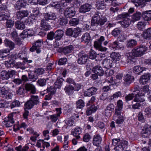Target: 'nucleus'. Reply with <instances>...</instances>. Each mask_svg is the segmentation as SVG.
<instances>
[{"instance_id": "1", "label": "nucleus", "mask_w": 151, "mask_h": 151, "mask_svg": "<svg viewBox=\"0 0 151 151\" xmlns=\"http://www.w3.org/2000/svg\"><path fill=\"white\" fill-rule=\"evenodd\" d=\"M107 21V19L97 12L93 16L91 20V25L94 30H99Z\"/></svg>"}, {"instance_id": "2", "label": "nucleus", "mask_w": 151, "mask_h": 151, "mask_svg": "<svg viewBox=\"0 0 151 151\" xmlns=\"http://www.w3.org/2000/svg\"><path fill=\"white\" fill-rule=\"evenodd\" d=\"M147 50V47L142 45L134 48L132 50V52L129 53V56L127 57L128 59L127 60V63H131L135 57L141 56L145 53Z\"/></svg>"}, {"instance_id": "3", "label": "nucleus", "mask_w": 151, "mask_h": 151, "mask_svg": "<svg viewBox=\"0 0 151 151\" xmlns=\"http://www.w3.org/2000/svg\"><path fill=\"white\" fill-rule=\"evenodd\" d=\"M112 145L115 146L114 149L116 150L123 151L124 148L127 145V142L119 139H115L112 140Z\"/></svg>"}, {"instance_id": "4", "label": "nucleus", "mask_w": 151, "mask_h": 151, "mask_svg": "<svg viewBox=\"0 0 151 151\" xmlns=\"http://www.w3.org/2000/svg\"><path fill=\"white\" fill-rule=\"evenodd\" d=\"M104 40V37L103 36H101L98 39L95 41L94 44V47L100 51L102 52L106 51L107 50V47H104L101 45L102 42Z\"/></svg>"}, {"instance_id": "5", "label": "nucleus", "mask_w": 151, "mask_h": 151, "mask_svg": "<svg viewBox=\"0 0 151 151\" xmlns=\"http://www.w3.org/2000/svg\"><path fill=\"white\" fill-rule=\"evenodd\" d=\"M82 32L81 29L79 27L72 29L70 28L67 29L66 32V34L69 36L77 37Z\"/></svg>"}, {"instance_id": "6", "label": "nucleus", "mask_w": 151, "mask_h": 151, "mask_svg": "<svg viewBox=\"0 0 151 151\" xmlns=\"http://www.w3.org/2000/svg\"><path fill=\"white\" fill-rule=\"evenodd\" d=\"M134 89H135L136 94L135 95L134 99V101L137 102H143L145 100L144 98V93H140V91H139V87L137 86L134 88Z\"/></svg>"}, {"instance_id": "7", "label": "nucleus", "mask_w": 151, "mask_h": 151, "mask_svg": "<svg viewBox=\"0 0 151 151\" xmlns=\"http://www.w3.org/2000/svg\"><path fill=\"white\" fill-rule=\"evenodd\" d=\"M42 40H38L36 41L35 43L33 44L32 46L30 48V51L33 52L36 50L37 53H40L41 51L40 47L42 44Z\"/></svg>"}, {"instance_id": "8", "label": "nucleus", "mask_w": 151, "mask_h": 151, "mask_svg": "<svg viewBox=\"0 0 151 151\" xmlns=\"http://www.w3.org/2000/svg\"><path fill=\"white\" fill-rule=\"evenodd\" d=\"M13 116V113H11L4 119V122L6 127H11L13 125L14 122Z\"/></svg>"}, {"instance_id": "9", "label": "nucleus", "mask_w": 151, "mask_h": 151, "mask_svg": "<svg viewBox=\"0 0 151 151\" xmlns=\"http://www.w3.org/2000/svg\"><path fill=\"white\" fill-rule=\"evenodd\" d=\"M64 16L66 18H71L73 17L76 14V12L73 7L67 8L64 11Z\"/></svg>"}, {"instance_id": "10", "label": "nucleus", "mask_w": 151, "mask_h": 151, "mask_svg": "<svg viewBox=\"0 0 151 151\" xmlns=\"http://www.w3.org/2000/svg\"><path fill=\"white\" fill-rule=\"evenodd\" d=\"M0 95L3 98L8 99L12 98L13 94L5 88L0 87Z\"/></svg>"}, {"instance_id": "11", "label": "nucleus", "mask_w": 151, "mask_h": 151, "mask_svg": "<svg viewBox=\"0 0 151 151\" xmlns=\"http://www.w3.org/2000/svg\"><path fill=\"white\" fill-rule=\"evenodd\" d=\"M88 59V56L83 52H80L78 54V63L80 64H85Z\"/></svg>"}, {"instance_id": "12", "label": "nucleus", "mask_w": 151, "mask_h": 151, "mask_svg": "<svg viewBox=\"0 0 151 151\" xmlns=\"http://www.w3.org/2000/svg\"><path fill=\"white\" fill-rule=\"evenodd\" d=\"M151 131V126L146 124L142 130L141 132L142 134V136L144 138L148 137Z\"/></svg>"}, {"instance_id": "13", "label": "nucleus", "mask_w": 151, "mask_h": 151, "mask_svg": "<svg viewBox=\"0 0 151 151\" xmlns=\"http://www.w3.org/2000/svg\"><path fill=\"white\" fill-rule=\"evenodd\" d=\"M102 64L104 68L107 69H109L114 66L113 60L108 58H106L103 60Z\"/></svg>"}, {"instance_id": "14", "label": "nucleus", "mask_w": 151, "mask_h": 151, "mask_svg": "<svg viewBox=\"0 0 151 151\" xmlns=\"http://www.w3.org/2000/svg\"><path fill=\"white\" fill-rule=\"evenodd\" d=\"M73 46L70 45L60 49L59 52H63L65 55L70 53L73 50Z\"/></svg>"}, {"instance_id": "15", "label": "nucleus", "mask_w": 151, "mask_h": 151, "mask_svg": "<svg viewBox=\"0 0 151 151\" xmlns=\"http://www.w3.org/2000/svg\"><path fill=\"white\" fill-rule=\"evenodd\" d=\"M25 88L27 91H29L32 94H35L36 92L35 86L32 84L27 83L25 85Z\"/></svg>"}, {"instance_id": "16", "label": "nucleus", "mask_w": 151, "mask_h": 151, "mask_svg": "<svg viewBox=\"0 0 151 151\" xmlns=\"http://www.w3.org/2000/svg\"><path fill=\"white\" fill-rule=\"evenodd\" d=\"M16 14L17 19H22L27 17L29 15V12L27 10H21L17 12Z\"/></svg>"}, {"instance_id": "17", "label": "nucleus", "mask_w": 151, "mask_h": 151, "mask_svg": "<svg viewBox=\"0 0 151 151\" xmlns=\"http://www.w3.org/2000/svg\"><path fill=\"white\" fill-rule=\"evenodd\" d=\"M92 70L94 73L97 74L99 76H102L104 73V71L102 68L99 65H96L94 66Z\"/></svg>"}, {"instance_id": "18", "label": "nucleus", "mask_w": 151, "mask_h": 151, "mask_svg": "<svg viewBox=\"0 0 151 151\" xmlns=\"http://www.w3.org/2000/svg\"><path fill=\"white\" fill-rule=\"evenodd\" d=\"M91 7L92 6L91 4H85L80 7L79 11L80 12L85 13L90 11Z\"/></svg>"}, {"instance_id": "19", "label": "nucleus", "mask_w": 151, "mask_h": 151, "mask_svg": "<svg viewBox=\"0 0 151 151\" xmlns=\"http://www.w3.org/2000/svg\"><path fill=\"white\" fill-rule=\"evenodd\" d=\"M142 17L145 21H148L151 20V10L142 12Z\"/></svg>"}, {"instance_id": "20", "label": "nucleus", "mask_w": 151, "mask_h": 151, "mask_svg": "<svg viewBox=\"0 0 151 151\" xmlns=\"http://www.w3.org/2000/svg\"><path fill=\"white\" fill-rule=\"evenodd\" d=\"M27 4V0H19L14 5V8L17 10L20 9L21 7L26 6Z\"/></svg>"}, {"instance_id": "21", "label": "nucleus", "mask_w": 151, "mask_h": 151, "mask_svg": "<svg viewBox=\"0 0 151 151\" xmlns=\"http://www.w3.org/2000/svg\"><path fill=\"white\" fill-rule=\"evenodd\" d=\"M114 108V106L113 104H110L109 105L106 107L105 111V115L107 116H110Z\"/></svg>"}, {"instance_id": "22", "label": "nucleus", "mask_w": 151, "mask_h": 151, "mask_svg": "<svg viewBox=\"0 0 151 151\" xmlns=\"http://www.w3.org/2000/svg\"><path fill=\"white\" fill-rule=\"evenodd\" d=\"M111 58L114 60L116 63H119L121 58V55L118 52H114L110 54Z\"/></svg>"}, {"instance_id": "23", "label": "nucleus", "mask_w": 151, "mask_h": 151, "mask_svg": "<svg viewBox=\"0 0 151 151\" xmlns=\"http://www.w3.org/2000/svg\"><path fill=\"white\" fill-rule=\"evenodd\" d=\"M82 132V130L79 127H76L72 130L71 134L76 137V139H79L80 137L79 135Z\"/></svg>"}, {"instance_id": "24", "label": "nucleus", "mask_w": 151, "mask_h": 151, "mask_svg": "<svg viewBox=\"0 0 151 151\" xmlns=\"http://www.w3.org/2000/svg\"><path fill=\"white\" fill-rule=\"evenodd\" d=\"M141 17H142V13H141L139 12H137L132 16L131 21L134 22L138 21L140 19Z\"/></svg>"}, {"instance_id": "25", "label": "nucleus", "mask_w": 151, "mask_h": 151, "mask_svg": "<svg viewBox=\"0 0 151 151\" xmlns=\"http://www.w3.org/2000/svg\"><path fill=\"white\" fill-rule=\"evenodd\" d=\"M33 33V31L32 30L28 29L27 30H25L20 35V36L22 38L24 39L29 36H32Z\"/></svg>"}, {"instance_id": "26", "label": "nucleus", "mask_w": 151, "mask_h": 151, "mask_svg": "<svg viewBox=\"0 0 151 151\" xmlns=\"http://www.w3.org/2000/svg\"><path fill=\"white\" fill-rule=\"evenodd\" d=\"M97 91V89L94 87H92L84 92V94L86 96H91L94 95Z\"/></svg>"}, {"instance_id": "27", "label": "nucleus", "mask_w": 151, "mask_h": 151, "mask_svg": "<svg viewBox=\"0 0 151 151\" xmlns=\"http://www.w3.org/2000/svg\"><path fill=\"white\" fill-rule=\"evenodd\" d=\"M44 18V19H46L47 21L54 20L56 18V16L54 13H46L45 15Z\"/></svg>"}, {"instance_id": "28", "label": "nucleus", "mask_w": 151, "mask_h": 151, "mask_svg": "<svg viewBox=\"0 0 151 151\" xmlns=\"http://www.w3.org/2000/svg\"><path fill=\"white\" fill-rule=\"evenodd\" d=\"M101 141L102 138L100 135L96 134L94 135L93 141V145L97 146L101 144Z\"/></svg>"}, {"instance_id": "29", "label": "nucleus", "mask_w": 151, "mask_h": 151, "mask_svg": "<svg viewBox=\"0 0 151 151\" xmlns=\"http://www.w3.org/2000/svg\"><path fill=\"white\" fill-rule=\"evenodd\" d=\"M41 29L45 30H48L50 29L51 26L47 22L46 19H42L41 22Z\"/></svg>"}, {"instance_id": "30", "label": "nucleus", "mask_w": 151, "mask_h": 151, "mask_svg": "<svg viewBox=\"0 0 151 151\" xmlns=\"http://www.w3.org/2000/svg\"><path fill=\"white\" fill-rule=\"evenodd\" d=\"M142 37L145 39L151 40V28H149L143 32Z\"/></svg>"}, {"instance_id": "31", "label": "nucleus", "mask_w": 151, "mask_h": 151, "mask_svg": "<svg viewBox=\"0 0 151 151\" xmlns=\"http://www.w3.org/2000/svg\"><path fill=\"white\" fill-rule=\"evenodd\" d=\"M54 38L55 40H60L62 38L64 34V32L61 29L57 30L54 33Z\"/></svg>"}, {"instance_id": "32", "label": "nucleus", "mask_w": 151, "mask_h": 151, "mask_svg": "<svg viewBox=\"0 0 151 151\" xmlns=\"http://www.w3.org/2000/svg\"><path fill=\"white\" fill-rule=\"evenodd\" d=\"M82 42L88 43H89L91 40V37L89 33L86 32L84 33L81 38Z\"/></svg>"}, {"instance_id": "33", "label": "nucleus", "mask_w": 151, "mask_h": 151, "mask_svg": "<svg viewBox=\"0 0 151 151\" xmlns=\"http://www.w3.org/2000/svg\"><path fill=\"white\" fill-rule=\"evenodd\" d=\"M4 43L5 46L9 48V49L10 51L14 49V43L10 40L6 39L4 41Z\"/></svg>"}, {"instance_id": "34", "label": "nucleus", "mask_w": 151, "mask_h": 151, "mask_svg": "<svg viewBox=\"0 0 151 151\" xmlns=\"http://www.w3.org/2000/svg\"><path fill=\"white\" fill-rule=\"evenodd\" d=\"M134 79V76H129L125 75L124 78V84L127 86L129 85Z\"/></svg>"}, {"instance_id": "35", "label": "nucleus", "mask_w": 151, "mask_h": 151, "mask_svg": "<svg viewBox=\"0 0 151 151\" xmlns=\"http://www.w3.org/2000/svg\"><path fill=\"white\" fill-rule=\"evenodd\" d=\"M64 90L67 94L71 95L74 92V88L70 85H67L64 88Z\"/></svg>"}, {"instance_id": "36", "label": "nucleus", "mask_w": 151, "mask_h": 151, "mask_svg": "<svg viewBox=\"0 0 151 151\" xmlns=\"http://www.w3.org/2000/svg\"><path fill=\"white\" fill-rule=\"evenodd\" d=\"M98 108L97 106H96L94 105H92L87 109L86 111V115H91L93 112L96 111Z\"/></svg>"}, {"instance_id": "37", "label": "nucleus", "mask_w": 151, "mask_h": 151, "mask_svg": "<svg viewBox=\"0 0 151 151\" xmlns=\"http://www.w3.org/2000/svg\"><path fill=\"white\" fill-rule=\"evenodd\" d=\"M146 25V23L145 22L140 21L137 23L136 25V27L139 30L143 31L145 28Z\"/></svg>"}, {"instance_id": "38", "label": "nucleus", "mask_w": 151, "mask_h": 151, "mask_svg": "<svg viewBox=\"0 0 151 151\" xmlns=\"http://www.w3.org/2000/svg\"><path fill=\"white\" fill-rule=\"evenodd\" d=\"M145 68H143L137 66L134 67L133 70V72L135 74L139 75L141 73L145 70Z\"/></svg>"}, {"instance_id": "39", "label": "nucleus", "mask_w": 151, "mask_h": 151, "mask_svg": "<svg viewBox=\"0 0 151 151\" xmlns=\"http://www.w3.org/2000/svg\"><path fill=\"white\" fill-rule=\"evenodd\" d=\"M10 17L9 14L5 12H0V21H5L8 19Z\"/></svg>"}, {"instance_id": "40", "label": "nucleus", "mask_w": 151, "mask_h": 151, "mask_svg": "<svg viewBox=\"0 0 151 151\" xmlns=\"http://www.w3.org/2000/svg\"><path fill=\"white\" fill-rule=\"evenodd\" d=\"M65 3H63L62 2H59L57 3L56 4H50L49 6L50 7H54V8L60 9H61L62 6H63V5L64 6H65L64 4Z\"/></svg>"}, {"instance_id": "41", "label": "nucleus", "mask_w": 151, "mask_h": 151, "mask_svg": "<svg viewBox=\"0 0 151 151\" xmlns=\"http://www.w3.org/2000/svg\"><path fill=\"white\" fill-rule=\"evenodd\" d=\"M112 45V47L116 50H119L123 48V46L122 44L116 41L114 42Z\"/></svg>"}, {"instance_id": "42", "label": "nucleus", "mask_w": 151, "mask_h": 151, "mask_svg": "<svg viewBox=\"0 0 151 151\" xmlns=\"http://www.w3.org/2000/svg\"><path fill=\"white\" fill-rule=\"evenodd\" d=\"M15 26L17 29L20 30H23L25 28L24 24L20 21H17L16 22Z\"/></svg>"}, {"instance_id": "43", "label": "nucleus", "mask_w": 151, "mask_h": 151, "mask_svg": "<svg viewBox=\"0 0 151 151\" xmlns=\"http://www.w3.org/2000/svg\"><path fill=\"white\" fill-rule=\"evenodd\" d=\"M122 109L115 108L114 114L113 117V119H116L117 117L123 116L122 114Z\"/></svg>"}, {"instance_id": "44", "label": "nucleus", "mask_w": 151, "mask_h": 151, "mask_svg": "<svg viewBox=\"0 0 151 151\" xmlns=\"http://www.w3.org/2000/svg\"><path fill=\"white\" fill-rule=\"evenodd\" d=\"M63 80L62 78H57L55 83V88H61Z\"/></svg>"}, {"instance_id": "45", "label": "nucleus", "mask_w": 151, "mask_h": 151, "mask_svg": "<svg viewBox=\"0 0 151 151\" xmlns=\"http://www.w3.org/2000/svg\"><path fill=\"white\" fill-rule=\"evenodd\" d=\"M96 5L99 9H104L105 8L104 0H99L96 2Z\"/></svg>"}, {"instance_id": "46", "label": "nucleus", "mask_w": 151, "mask_h": 151, "mask_svg": "<svg viewBox=\"0 0 151 151\" xmlns=\"http://www.w3.org/2000/svg\"><path fill=\"white\" fill-rule=\"evenodd\" d=\"M77 108L80 109H82L85 106V103L82 99H79L76 102V103Z\"/></svg>"}, {"instance_id": "47", "label": "nucleus", "mask_w": 151, "mask_h": 151, "mask_svg": "<svg viewBox=\"0 0 151 151\" xmlns=\"http://www.w3.org/2000/svg\"><path fill=\"white\" fill-rule=\"evenodd\" d=\"M135 90V89H134L133 92L132 93L129 94L128 95L126 96L125 99L126 102H127L128 101L132 100L134 97H135V95L136 94Z\"/></svg>"}, {"instance_id": "48", "label": "nucleus", "mask_w": 151, "mask_h": 151, "mask_svg": "<svg viewBox=\"0 0 151 151\" xmlns=\"http://www.w3.org/2000/svg\"><path fill=\"white\" fill-rule=\"evenodd\" d=\"M9 52L10 50L7 49L0 50V57L2 58L6 57L7 55L6 54Z\"/></svg>"}, {"instance_id": "49", "label": "nucleus", "mask_w": 151, "mask_h": 151, "mask_svg": "<svg viewBox=\"0 0 151 151\" xmlns=\"http://www.w3.org/2000/svg\"><path fill=\"white\" fill-rule=\"evenodd\" d=\"M29 100L32 101L35 105L37 104L40 102L38 96H32Z\"/></svg>"}, {"instance_id": "50", "label": "nucleus", "mask_w": 151, "mask_h": 151, "mask_svg": "<svg viewBox=\"0 0 151 151\" xmlns=\"http://www.w3.org/2000/svg\"><path fill=\"white\" fill-rule=\"evenodd\" d=\"M129 20L127 18L124 19L121 22V24L122 26L124 28H126L128 27L130 24Z\"/></svg>"}, {"instance_id": "51", "label": "nucleus", "mask_w": 151, "mask_h": 151, "mask_svg": "<svg viewBox=\"0 0 151 151\" xmlns=\"http://www.w3.org/2000/svg\"><path fill=\"white\" fill-rule=\"evenodd\" d=\"M98 54L96 52L91 49L89 52L88 56L91 59H94L96 57Z\"/></svg>"}, {"instance_id": "52", "label": "nucleus", "mask_w": 151, "mask_h": 151, "mask_svg": "<svg viewBox=\"0 0 151 151\" xmlns=\"http://www.w3.org/2000/svg\"><path fill=\"white\" fill-rule=\"evenodd\" d=\"M35 104L30 100L28 101L25 104L26 109H30L32 108Z\"/></svg>"}, {"instance_id": "53", "label": "nucleus", "mask_w": 151, "mask_h": 151, "mask_svg": "<svg viewBox=\"0 0 151 151\" xmlns=\"http://www.w3.org/2000/svg\"><path fill=\"white\" fill-rule=\"evenodd\" d=\"M79 23V19L77 18H73L69 21V24L71 26H76Z\"/></svg>"}, {"instance_id": "54", "label": "nucleus", "mask_w": 151, "mask_h": 151, "mask_svg": "<svg viewBox=\"0 0 151 151\" xmlns=\"http://www.w3.org/2000/svg\"><path fill=\"white\" fill-rule=\"evenodd\" d=\"M1 76L3 80H7L9 79L8 72L6 70H3L1 72Z\"/></svg>"}, {"instance_id": "55", "label": "nucleus", "mask_w": 151, "mask_h": 151, "mask_svg": "<svg viewBox=\"0 0 151 151\" xmlns=\"http://www.w3.org/2000/svg\"><path fill=\"white\" fill-rule=\"evenodd\" d=\"M58 23L61 26H63L68 23L67 19L63 17L60 18L58 21Z\"/></svg>"}, {"instance_id": "56", "label": "nucleus", "mask_w": 151, "mask_h": 151, "mask_svg": "<svg viewBox=\"0 0 151 151\" xmlns=\"http://www.w3.org/2000/svg\"><path fill=\"white\" fill-rule=\"evenodd\" d=\"M14 25V21L11 19H8L6 23V28H11Z\"/></svg>"}, {"instance_id": "57", "label": "nucleus", "mask_w": 151, "mask_h": 151, "mask_svg": "<svg viewBox=\"0 0 151 151\" xmlns=\"http://www.w3.org/2000/svg\"><path fill=\"white\" fill-rule=\"evenodd\" d=\"M25 90L23 87H20L16 91L17 93L19 95H23L25 93Z\"/></svg>"}, {"instance_id": "58", "label": "nucleus", "mask_w": 151, "mask_h": 151, "mask_svg": "<svg viewBox=\"0 0 151 151\" xmlns=\"http://www.w3.org/2000/svg\"><path fill=\"white\" fill-rule=\"evenodd\" d=\"M35 73L37 75H42L44 73L45 70L42 68H39L35 69Z\"/></svg>"}, {"instance_id": "59", "label": "nucleus", "mask_w": 151, "mask_h": 151, "mask_svg": "<svg viewBox=\"0 0 151 151\" xmlns=\"http://www.w3.org/2000/svg\"><path fill=\"white\" fill-rule=\"evenodd\" d=\"M25 63L23 61L22 63L18 62L16 64L17 68H20L24 70L26 68V66L24 65Z\"/></svg>"}, {"instance_id": "60", "label": "nucleus", "mask_w": 151, "mask_h": 151, "mask_svg": "<svg viewBox=\"0 0 151 151\" xmlns=\"http://www.w3.org/2000/svg\"><path fill=\"white\" fill-rule=\"evenodd\" d=\"M121 30L118 28L115 29L112 32V35L115 37H117L121 33Z\"/></svg>"}, {"instance_id": "61", "label": "nucleus", "mask_w": 151, "mask_h": 151, "mask_svg": "<svg viewBox=\"0 0 151 151\" xmlns=\"http://www.w3.org/2000/svg\"><path fill=\"white\" fill-rule=\"evenodd\" d=\"M137 44V41L134 40H131L127 43L128 46L131 47L135 46Z\"/></svg>"}, {"instance_id": "62", "label": "nucleus", "mask_w": 151, "mask_h": 151, "mask_svg": "<svg viewBox=\"0 0 151 151\" xmlns=\"http://www.w3.org/2000/svg\"><path fill=\"white\" fill-rule=\"evenodd\" d=\"M67 61V59L66 58H61L59 60L58 64L60 65H63L66 64Z\"/></svg>"}, {"instance_id": "63", "label": "nucleus", "mask_w": 151, "mask_h": 151, "mask_svg": "<svg viewBox=\"0 0 151 151\" xmlns=\"http://www.w3.org/2000/svg\"><path fill=\"white\" fill-rule=\"evenodd\" d=\"M5 65L6 67L8 68H12L14 66V63L13 60H10L9 61H6Z\"/></svg>"}, {"instance_id": "64", "label": "nucleus", "mask_w": 151, "mask_h": 151, "mask_svg": "<svg viewBox=\"0 0 151 151\" xmlns=\"http://www.w3.org/2000/svg\"><path fill=\"white\" fill-rule=\"evenodd\" d=\"M37 83L41 86H43L45 85L46 80L44 79H40L37 81Z\"/></svg>"}]
</instances>
